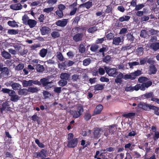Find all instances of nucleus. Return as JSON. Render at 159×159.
<instances>
[{"instance_id":"f257e3e1","label":"nucleus","mask_w":159,"mask_h":159,"mask_svg":"<svg viewBox=\"0 0 159 159\" xmlns=\"http://www.w3.org/2000/svg\"><path fill=\"white\" fill-rule=\"evenodd\" d=\"M138 107L145 111H149L151 110H153L155 114L159 116V108L158 107L147 104V103L141 102L138 104Z\"/></svg>"},{"instance_id":"f03ea898","label":"nucleus","mask_w":159,"mask_h":159,"mask_svg":"<svg viewBox=\"0 0 159 159\" xmlns=\"http://www.w3.org/2000/svg\"><path fill=\"white\" fill-rule=\"evenodd\" d=\"M74 134L72 133L68 134L67 146L68 148H75L77 146L78 140L77 138H74Z\"/></svg>"},{"instance_id":"7ed1b4c3","label":"nucleus","mask_w":159,"mask_h":159,"mask_svg":"<svg viewBox=\"0 0 159 159\" xmlns=\"http://www.w3.org/2000/svg\"><path fill=\"white\" fill-rule=\"evenodd\" d=\"M84 111L83 107L82 105L78 106L76 110H70V115L75 119L78 118L82 114Z\"/></svg>"},{"instance_id":"20e7f679","label":"nucleus","mask_w":159,"mask_h":159,"mask_svg":"<svg viewBox=\"0 0 159 159\" xmlns=\"http://www.w3.org/2000/svg\"><path fill=\"white\" fill-rule=\"evenodd\" d=\"M48 81L49 79L45 78H43L40 79V83L41 84L47 89H50L52 87L51 85L50 84L52 83V81L49 82Z\"/></svg>"},{"instance_id":"39448f33","label":"nucleus","mask_w":159,"mask_h":159,"mask_svg":"<svg viewBox=\"0 0 159 159\" xmlns=\"http://www.w3.org/2000/svg\"><path fill=\"white\" fill-rule=\"evenodd\" d=\"M104 69L106 72L109 76L116 77L117 75L118 72L116 68H110L108 67L105 66Z\"/></svg>"},{"instance_id":"423d86ee","label":"nucleus","mask_w":159,"mask_h":159,"mask_svg":"<svg viewBox=\"0 0 159 159\" xmlns=\"http://www.w3.org/2000/svg\"><path fill=\"white\" fill-rule=\"evenodd\" d=\"M149 79L144 76L139 77L138 79V81L140 83L143 84H148L149 86L145 88H148L152 85V82L151 81H149Z\"/></svg>"},{"instance_id":"0eeeda50","label":"nucleus","mask_w":159,"mask_h":159,"mask_svg":"<svg viewBox=\"0 0 159 159\" xmlns=\"http://www.w3.org/2000/svg\"><path fill=\"white\" fill-rule=\"evenodd\" d=\"M149 86L148 84H137L134 86L133 87L134 90L138 91L140 89L142 91H144L145 90V87H147Z\"/></svg>"},{"instance_id":"6e6552de","label":"nucleus","mask_w":159,"mask_h":159,"mask_svg":"<svg viewBox=\"0 0 159 159\" xmlns=\"http://www.w3.org/2000/svg\"><path fill=\"white\" fill-rule=\"evenodd\" d=\"M15 94V92L14 91H12L11 93L9 94V96L10 97V100L13 102H17L19 99L20 97Z\"/></svg>"},{"instance_id":"1a4fd4ad","label":"nucleus","mask_w":159,"mask_h":159,"mask_svg":"<svg viewBox=\"0 0 159 159\" xmlns=\"http://www.w3.org/2000/svg\"><path fill=\"white\" fill-rule=\"evenodd\" d=\"M83 36L84 34L83 33H77L73 37V39L75 42H77L82 41Z\"/></svg>"},{"instance_id":"9d476101","label":"nucleus","mask_w":159,"mask_h":159,"mask_svg":"<svg viewBox=\"0 0 159 159\" xmlns=\"http://www.w3.org/2000/svg\"><path fill=\"white\" fill-rule=\"evenodd\" d=\"M11 109L10 105L7 102H3L2 104V107L0 108V112L2 113L4 110H6L7 111L10 110Z\"/></svg>"},{"instance_id":"9b49d317","label":"nucleus","mask_w":159,"mask_h":159,"mask_svg":"<svg viewBox=\"0 0 159 159\" xmlns=\"http://www.w3.org/2000/svg\"><path fill=\"white\" fill-rule=\"evenodd\" d=\"M68 22V19H63L61 20H59L56 22L55 24L57 26L63 27L66 26Z\"/></svg>"},{"instance_id":"f8f14e48","label":"nucleus","mask_w":159,"mask_h":159,"mask_svg":"<svg viewBox=\"0 0 159 159\" xmlns=\"http://www.w3.org/2000/svg\"><path fill=\"white\" fill-rule=\"evenodd\" d=\"M157 71L155 66L153 64L150 65L149 67L148 74L150 75L155 74Z\"/></svg>"},{"instance_id":"ddd939ff","label":"nucleus","mask_w":159,"mask_h":159,"mask_svg":"<svg viewBox=\"0 0 159 159\" xmlns=\"http://www.w3.org/2000/svg\"><path fill=\"white\" fill-rule=\"evenodd\" d=\"M102 129L99 128H94L93 131V138L94 139H97L100 137V133Z\"/></svg>"},{"instance_id":"4468645a","label":"nucleus","mask_w":159,"mask_h":159,"mask_svg":"<svg viewBox=\"0 0 159 159\" xmlns=\"http://www.w3.org/2000/svg\"><path fill=\"white\" fill-rule=\"evenodd\" d=\"M103 109V106L101 104H99L97 105L93 113L94 115L100 114Z\"/></svg>"},{"instance_id":"2eb2a0df","label":"nucleus","mask_w":159,"mask_h":159,"mask_svg":"<svg viewBox=\"0 0 159 159\" xmlns=\"http://www.w3.org/2000/svg\"><path fill=\"white\" fill-rule=\"evenodd\" d=\"M123 74L120 72L118 75H117L116 79L115 80V82L117 84H121L122 82V79L124 78Z\"/></svg>"},{"instance_id":"dca6fc26","label":"nucleus","mask_w":159,"mask_h":159,"mask_svg":"<svg viewBox=\"0 0 159 159\" xmlns=\"http://www.w3.org/2000/svg\"><path fill=\"white\" fill-rule=\"evenodd\" d=\"M10 8L14 10H19L22 8L23 6L20 3L11 4L10 6Z\"/></svg>"},{"instance_id":"f3484780","label":"nucleus","mask_w":159,"mask_h":159,"mask_svg":"<svg viewBox=\"0 0 159 159\" xmlns=\"http://www.w3.org/2000/svg\"><path fill=\"white\" fill-rule=\"evenodd\" d=\"M50 30L49 28L46 26L42 27L40 29V31L42 35H44L49 33Z\"/></svg>"},{"instance_id":"a211bd4d","label":"nucleus","mask_w":159,"mask_h":159,"mask_svg":"<svg viewBox=\"0 0 159 159\" xmlns=\"http://www.w3.org/2000/svg\"><path fill=\"white\" fill-rule=\"evenodd\" d=\"M80 30H82L83 31L84 30H85V27H76L73 28L72 30V34H75L78 33V32H79Z\"/></svg>"},{"instance_id":"6ab92c4d","label":"nucleus","mask_w":159,"mask_h":159,"mask_svg":"<svg viewBox=\"0 0 159 159\" xmlns=\"http://www.w3.org/2000/svg\"><path fill=\"white\" fill-rule=\"evenodd\" d=\"M37 23V22L35 20L30 19L26 25H28L30 28H33L35 26Z\"/></svg>"},{"instance_id":"aec40b11","label":"nucleus","mask_w":159,"mask_h":159,"mask_svg":"<svg viewBox=\"0 0 159 159\" xmlns=\"http://www.w3.org/2000/svg\"><path fill=\"white\" fill-rule=\"evenodd\" d=\"M39 152L41 158L46 157L48 156V151L46 149H42Z\"/></svg>"},{"instance_id":"412c9836","label":"nucleus","mask_w":159,"mask_h":159,"mask_svg":"<svg viewBox=\"0 0 159 159\" xmlns=\"http://www.w3.org/2000/svg\"><path fill=\"white\" fill-rule=\"evenodd\" d=\"M70 77V75L67 73H64L61 74L60 77L61 80L67 81L69 80Z\"/></svg>"},{"instance_id":"4be33fe9","label":"nucleus","mask_w":159,"mask_h":159,"mask_svg":"<svg viewBox=\"0 0 159 159\" xmlns=\"http://www.w3.org/2000/svg\"><path fill=\"white\" fill-rule=\"evenodd\" d=\"M151 48L156 51L159 49V42H155L152 43L150 46Z\"/></svg>"},{"instance_id":"5701e85b","label":"nucleus","mask_w":159,"mask_h":159,"mask_svg":"<svg viewBox=\"0 0 159 159\" xmlns=\"http://www.w3.org/2000/svg\"><path fill=\"white\" fill-rule=\"evenodd\" d=\"M35 69L37 72H42L44 71V68L43 65L38 64L35 65Z\"/></svg>"},{"instance_id":"b1692460","label":"nucleus","mask_w":159,"mask_h":159,"mask_svg":"<svg viewBox=\"0 0 159 159\" xmlns=\"http://www.w3.org/2000/svg\"><path fill=\"white\" fill-rule=\"evenodd\" d=\"M48 52V50L46 49L43 48L40 50L39 53V55L42 57H45Z\"/></svg>"},{"instance_id":"393cba45","label":"nucleus","mask_w":159,"mask_h":159,"mask_svg":"<svg viewBox=\"0 0 159 159\" xmlns=\"http://www.w3.org/2000/svg\"><path fill=\"white\" fill-rule=\"evenodd\" d=\"M18 93L20 95H26L29 94L28 89H27L25 88L20 89Z\"/></svg>"},{"instance_id":"a878e982","label":"nucleus","mask_w":159,"mask_h":159,"mask_svg":"<svg viewBox=\"0 0 159 159\" xmlns=\"http://www.w3.org/2000/svg\"><path fill=\"white\" fill-rule=\"evenodd\" d=\"M1 55L3 57L6 59H10L11 57L10 54L5 50L2 52Z\"/></svg>"},{"instance_id":"bb28decb","label":"nucleus","mask_w":159,"mask_h":159,"mask_svg":"<svg viewBox=\"0 0 159 159\" xmlns=\"http://www.w3.org/2000/svg\"><path fill=\"white\" fill-rule=\"evenodd\" d=\"M143 96L145 98H151L152 99V98H154V95L152 92H150L146 93L144 94Z\"/></svg>"},{"instance_id":"cd10ccee","label":"nucleus","mask_w":159,"mask_h":159,"mask_svg":"<svg viewBox=\"0 0 159 159\" xmlns=\"http://www.w3.org/2000/svg\"><path fill=\"white\" fill-rule=\"evenodd\" d=\"M1 72L2 74L4 76H8L10 73L9 69L7 67H4Z\"/></svg>"},{"instance_id":"c85d7f7f","label":"nucleus","mask_w":159,"mask_h":159,"mask_svg":"<svg viewBox=\"0 0 159 159\" xmlns=\"http://www.w3.org/2000/svg\"><path fill=\"white\" fill-rule=\"evenodd\" d=\"M121 41V39L120 37H115L113 40L112 43L115 45H118Z\"/></svg>"},{"instance_id":"c756f323","label":"nucleus","mask_w":159,"mask_h":159,"mask_svg":"<svg viewBox=\"0 0 159 159\" xmlns=\"http://www.w3.org/2000/svg\"><path fill=\"white\" fill-rule=\"evenodd\" d=\"M135 113L133 112H129L127 114H124L122 115V116L127 118H131L135 116Z\"/></svg>"},{"instance_id":"7c9ffc66","label":"nucleus","mask_w":159,"mask_h":159,"mask_svg":"<svg viewBox=\"0 0 159 159\" xmlns=\"http://www.w3.org/2000/svg\"><path fill=\"white\" fill-rule=\"evenodd\" d=\"M130 18V17L129 16L124 15L123 16L120 17L119 19V20L121 22H122L124 21H128L129 20Z\"/></svg>"},{"instance_id":"2f4dec72","label":"nucleus","mask_w":159,"mask_h":159,"mask_svg":"<svg viewBox=\"0 0 159 159\" xmlns=\"http://www.w3.org/2000/svg\"><path fill=\"white\" fill-rule=\"evenodd\" d=\"M7 24L12 27H18V25L16 24V22L15 20L9 21L7 22Z\"/></svg>"},{"instance_id":"473e14b6","label":"nucleus","mask_w":159,"mask_h":159,"mask_svg":"<svg viewBox=\"0 0 159 159\" xmlns=\"http://www.w3.org/2000/svg\"><path fill=\"white\" fill-rule=\"evenodd\" d=\"M94 89L95 90L99 91L102 90L104 88L103 85L101 84H96L94 86Z\"/></svg>"},{"instance_id":"72a5a7b5","label":"nucleus","mask_w":159,"mask_h":159,"mask_svg":"<svg viewBox=\"0 0 159 159\" xmlns=\"http://www.w3.org/2000/svg\"><path fill=\"white\" fill-rule=\"evenodd\" d=\"M148 35V32L145 30H142L140 31V36L141 38H145Z\"/></svg>"},{"instance_id":"f704fd0d","label":"nucleus","mask_w":159,"mask_h":159,"mask_svg":"<svg viewBox=\"0 0 159 159\" xmlns=\"http://www.w3.org/2000/svg\"><path fill=\"white\" fill-rule=\"evenodd\" d=\"M103 58L102 59V61L103 62L106 63L110 62L111 61V57L110 56L107 55L106 56H103Z\"/></svg>"},{"instance_id":"c9c22d12","label":"nucleus","mask_w":159,"mask_h":159,"mask_svg":"<svg viewBox=\"0 0 159 159\" xmlns=\"http://www.w3.org/2000/svg\"><path fill=\"white\" fill-rule=\"evenodd\" d=\"M29 19V17L27 15L25 14L22 17V20L24 24L26 25Z\"/></svg>"},{"instance_id":"e433bc0d","label":"nucleus","mask_w":159,"mask_h":159,"mask_svg":"<svg viewBox=\"0 0 159 159\" xmlns=\"http://www.w3.org/2000/svg\"><path fill=\"white\" fill-rule=\"evenodd\" d=\"M19 32L18 30H15L14 29H9L8 30L7 33L9 34H18Z\"/></svg>"},{"instance_id":"4c0bfd02","label":"nucleus","mask_w":159,"mask_h":159,"mask_svg":"<svg viewBox=\"0 0 159 159\" xmlns=\"http://www.w3.org/2000/svg\"><path fill=\"white\" fill-rule=\"evenodd\" d=\"M51 35L53 38H58L60 36V34L57 31H53L51 34Z\"/></svg>"},{"instance_id":"58836bf2","label":"nucleus","mask_w":159,"mask_h":159,"mask_svg":"<svg viewBox=\"0 0 159 159\" xmlns=\"http://www.w3.org/2000/svg\"><path fill=\"white\" fill-rule=\"evenodd\" d=\"M92 0H90L88 2L84 3L85 7L87 9H89L92 6Z\"/></svg>"},{"instance_id":"ea45409f","label":"nucleus","mask_w":159,"mask_h":159,"mask_svg":"<svg viewBox=\"0 0 159 159\" xmlns=\"http://www.w3.org/2000/svg\"><path fill=\"white\" fill-rule=\"evenodd\" d=\"M11 87L14 90H17L20 88L21 85L18 83L14 82Z\"/></svg>"},{"instance_id":"a19ab883","label":"nucleus","mask_w":159,"mask_h":159,"mask_svg":"<svg viewBox=\"0 0 159 159\" xmlns=\"http://www.w3.org/2000/svg\"><path fill=\"white\" fill-rule=\"evenodd\" d=\"M28 92L32 93H36L38 91V89L37 87H30L28 88Z\"/></svg>"},{"instance_id":"79ce46f5","label":"nucleus","mask_w":159,"mask_h":159,"mask_svg":"<svg viewBox=\"0 0 159 159\" xmlns=\"http://www.w3.org/2000/svg\"><path fill=\"white\" fill-rule=\"evenodd\" d=\"M133 77L135 78V76H138L142 74L141 71L139 70H137L136 71H135L134 72L131 73Z\"/></svg>"},{"instance_id":"37998d69","label":"nucleus","mask_w":159,"mask_h":159,"mask_svg":"<svg viewBox=\"0 0 159 159\" xmlns=\"http://www.w3.org/2000/svg\"><path fill=\"white\" fill-rule=\"evenodd\" d=\"M91 60L90 58L85 59L83 61V65L84 66H87L91 63Z\"/></svg>"},{"instance_id":"c03bdc74","label":"nucleus","mask_w":159,"mask_h":159,"mask_svg":"<svg viewBox=\"0 0 159 159\" xmlns=\"http://www.w3.org/2000/svg\"><path fill=\"white\" fill-rule=\"evenodd\" d=\"M99 48L98 45L94 44L92 45L90 47V50L92 52H95Z\"/></svg>"},{"instance_id":"a18cd8bd","label":"nucleus","mask_w":159,"mask_h":159,"mask_svg":"<svg viewBox=\"0 0 159 159\" xmlns=\"http://www.w3.org/2000/svg\"><path fill=\"white\" fill-rule=\"evenodd\" d=\"M107 46L105 45L102 48H100L99 50V52L102 53V54L103 56H104V52L107 51Z\"/></svg>"},{"instance_id":"49530a36","label":"nucleus","mask_w":159,"mask_h":159,"mask_svg":"<svg viewBox=\"0 0 159 159\" xmlns=\"http://www.w3.org/2000/svg\"><path fill=\"white\" fill-rule=\"evenodd\" d=\"M92 117V116L90 113L88 112L85 113L84 115V119L87 121L89 120Z\"/></svg>"},{"instance_id":"de8ad7c7","label":"nucleus","mask_w":159,"mask_h":159,"mask_svg":"<svg viewBox=\"0 0 159 159\" xmlns=\"http://www.w3.org/2000/svg\"><path fill=\"white\" fill-rule=\"evenodd\" d=\"M146 9L144 8L143 9V11H137V12L136 13V15L139 17H141L143 16L144 13L145 12Z\"/></svg>"},{"instance_id":"09e8293b","label":"nucleus","mask_w":159,"mask_h":159,"mask_svg":"<svg viewBox=\"0 0 159 159\" xmlns=\"http://www.w3.org/2000/svg\"><path fill=\"white\" fill-rule=\"evenodd\" d=\"M67 83V81L63 80H60L58 82V84L61 87H63L66 85Z\"/></svg>"},{"instance_id":"8fccbe9b","label":"nucleus","mask_w":159,"mask_h":159,"mask_svg":"<svg viewBox=\"0 0 159 159\" xmlns=\"http://www.w3.org/2000/svg\"><path fill=\"white\" fill-rule=\"evenodd\" d=\"M123 77H124L123 79H124L125 80H127L129 79H131L133 80H134L135 79V77H132L131 73L129 75L127 74V75H124Z\"/></svg>"},{"instance_id":"3c124183","label":"nucleus","mask_w":159,"mask_h":159,"mask_svg":"<svg viewBox=\"0 0 159 159\" xmlns=\"http://www.w3.org/2000/svg\"><path fill=\"white\" fill-rule=\"evenodd\" d=\"M144 6L145 5L143 3L138 4L136 6V7L135 8V11L140 10H141L142 8H143Z\"/></svg>"},{"instance_id":"603ef678","label":"nucleus","mask_w":159,"mask_h":159,"mask_svg":"<svg viewBox=\"0 0 159 159\" xmlns=\"http://www.w3.org/2000/svg\"><path fill=\"white\" fill-rule=\"evenodd\" d=\"M55 13L56 15H57L59 18H61L63 16V11H61L57 10L56 11Z\"/></svg>"},{"instance_id":"864d4df0","label":"nucleus","mask_w":159,"mask_h":159,"mask_svg":"<svg viewBox=\"0 0 159 159\" xmlns=\"http://www.w3.org/2000/svg\"><path fill=\"white\" fill-rule=\"evenodd\" d=\"M24 67V65L23 63H19L15 67V69L17 70H22Z\"/></svg>"},{"instance_id":"5fc2aeb1","label":"nucleus","mask_w":159,"mask_h":159,"mask_svg":"<svg viewBox=\"0 0 159 159\" xmlns=\"http://www.w3.org/2000/svg\"><path fill=\"white\" fill-rule=\"evenodd\" d=\"M57 57L60 61H62L63 60L64 57L61 52H57Z\"/></svg>"},{"instance_id":"6e6d98bb","label":"nucleus","mask_w":159,"mask_h":159,"mask_svg":"<svg viewBox=\"0 0 159 159\" xmlns=\"http://www.w3.org/2000/svg\"><path fill=\"white\" fill-rule=\"evenodd\" d=\"M79 51L80 52L82 53L85 52V48L83 44H80V45Z\"/></svg>"},{"instance_id":"4d7b16f0","label":"nucleus","mask_w":159,"mask_h":159,"mask_svg":"<svg viewBox=\"0 0 159 159\" xmlns=\"http://www.w3.org/2000/svg\"><path fill=\"white\" fill-rule=\"evenodd\" d=\"M97 30V29L96 26L92 27L88 29L87 31L91 33H94Z\"/></svg>"},{"instance_id":"13d9d810","label":"nucleus","mask_w":159,"mask_h":159,"mask_svg":"<svg viewBox=\"0 0 159 159\" xmlns=\"http://www.w3.org/2000/svg\"><path fill=\"white\" fill-rule=\"evenodd\" d=\"M127 39L130 42H133L134 41V38L133 35L130 33H129L127 35Z\"/></svg>"},{"instance_id":"bf43d9fd","label":"nucleus","mask_w":159,"mask_h":159,"mask_svg":"<svg viewBox=\"0 0 159 159\" xmlns=\"http://www.w3.org/2000/svg\"><path fill=\"white\" fill-rule=\"evenodd\" d=\"M13 91V90H10V89L7 88H2L1 90V91L4 93H7L9 94L11 93V91Z\"/></svg>"},{"instance_id":"052dcab7","label":"nucleus","mask_w":159,"mask_h":159,"mask_svg":"<svg viewBox=\"0 0 159 159\" xmlns=\"http://www.w3.org/2000/svg\"><path fill=\"white\" fill-rule=\"evenodd\" d=\"M41 47V45L40 44H36L32 45L30 46V48L31 50H34L36 48L39 47Z\"/></svg>"},{"instance_id":"680f3d73","label":"nucleus","mask_w":159,"mask_h":159,"mask_svg":"<svg viewBox=\"0 0 159 159\" xmlns=\"http://www.w3.org/2000/svg\"><path fill=\"white\" fill-rule=\"evenodd\" d=\"M128 64L130 68H132L134 66L139 65V63L137 61H134L132 62H129Z\"/></svg>"},{"instance_id":"e2e57ef3","label":"nucleus","mask_w":159,"mask_h":159,"mask_svg":"<svg viewBox=\"0 0 159 159\" xmlns=\"http://www.w3.org/2000/svg\"><path fill=\"white\" fill-rule=\"evenodd\" d=\"M137 52L139 55L142 54L143 52V48L142 47H138L137 49Z\"/></svg>"},{"instance_id":"0e129e2a","label":"nucleus","mask_w":159,"mask_h":159,"mask_svg":"<svg viewBox=\"0 0 159 159\" xmlns=\"http://www.w3.org/2000/svg\"><path fill=\"white\" fill-rule=\"evenodd\" d=\"M149 19V17L148 16H143L141 18V22L146 21L148 20Z\"/></svg>"},{"instance_id":"69168bd1","label":"nucleus","mask_w":159,"mask_h":159,"mask_svg":"<svg viewBox=\"0 0 159 159\" xmlns=\"http://www.w3.org/2000/svg\"><path fill=\"white\" fill-rule=\"evenodd\" d=\"M149 32L151 35H153L157 34L158 32V30H155L154 29H151L149 30Z\"/></svg>"},{"instance_id":"338daca9","label":"nucleus","mask_w":159,"mask_h":159,"mask_svg":"<svg viewBox=\"0 0 159 159\" xmlns=\"http://www.w3.org/2000/svg\"><path fill=\"white\" fill-rule=\"evenodd\" d=\"M105 38L104 37L100 39H98L96 41V43L101 44L102 43L103 41L105 40Z\"/></svg>"},{"instance_id":"774afa93","label":"nucleus","mask_w":159,"mask_h":159,"mask_svg":"<svg viewBox=\"0 0 159 159\" xmlns=\"http://www.w3.org/2000/svg\"><path fill=\"white\" fill-rule=\"evenodd\" d=\"M147 61V57H144L140 59V63L141 65H144Z\"/></svg>"}]
</instances>
